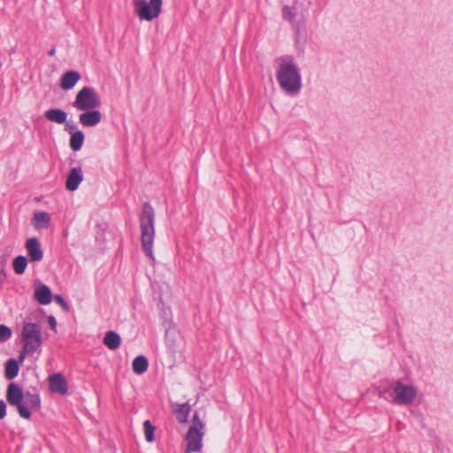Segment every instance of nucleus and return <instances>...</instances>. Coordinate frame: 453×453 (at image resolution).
<instances>
[{
    "label": "nucleus",
    "instance_id": "c85d7f7f",
    "mask_svg": "<svg viewBox=\"0 0 453 453\" xmlns=\"http://www.w3.org/2000/svg\"><path fill=\"white\" fill-rule=\"evenodd\" d=\"M6 416V403L0 400V419H3Z\"/></svg>",
    "mask_w": 453,
    "mask_h": 453
},
{
    "label": "nucleus",
    "instance_id": "0eeeda50",
    "mask_svg": "<svg viewBox=\"0 0 453 453\" xmlns=\"http://www.w3.org/2000/svg\"><path fill=\"white\" fill-rule=\"evenodd\" d=\"M134 6L141 20L150 21L160 14L162 0H134Z\"/></svg>",
    "mask_w": 453,
    "mask_h": 453
},
{
    "label": "nucleus",
    "instance_id": "423d86ee",
    "mask_svg": "<svg viewBox=\"0 0 453 453\" xmlns=\"http://www.w3.org/2000/svg\"><path fill=\"white\" fill-rule=\"evenodd\" d=\"M101 105L98 93L90 87H83L76 95L73 106L79 111L96 109Z\"/></svg>",
    "mask_w": 453,
    "mask_h": 453
},
{
    "label": "nucleus",
    "instance_id": "5701e85b",
    "mask_svg": "<svg viewBox=\"0 0 453 453\" xmlns=\"http://www.w3.org/2000/svg\"><path fill=\"white\" fill-rule=\"evenodd\" d=\"M27 259L26 258V257H24V256H18L13 260V264H12L14 272L17 274L24 273V272L26 270V267H27Z\"/></svg>",
    "mask_w": 453,
    "mask_h": 453
},
{
    "label": "nucleus",
    "instance_id": "f03ea898",
    "mask_svg": "<svg viewBox=\"0 0 453 453\" xmlns=\"http://www.w3.org/2000/svg\"><path fill=\"white\" fill-rule=\"evenodd\" d=\"M141 243L145 254L154 260L153 242L155 237V211L149 203H144L139 215Z\"/></svg>",
    "mask_w": 453,
    "mask_h": 453
},
{
    "label": "nucleus",
    "instance_id": "4be33fe9",
    "mask_svg": "<svg viewBox=\"0 0 453 453\" xmlns=\"http://www.w3.org/2000/svg\"><path fill=\"white\" fill-rule=\"evenodd\" d=\"M84 141V134L81 130H76L71 134L70 148L78 151L81 150Z\"/></svg>",
    "mask_w": 453,
    "mask_h": 453
},
{
    "label": "nucleus",
    "instance_id": "20e7f679",
    "mask_svg": "<svg viewBox=\"0 0 453 453\" xmlns=\"http://www.w3.org/2000/svg\"><path fill=\"white\" fill-rule=\"evenodd\" d=\"M20 339L25 352H35L42 343L41 326L34 322H25L20 332Z\"/></svg>",
    "mask_w": 453,
    "mask_h": 453
},
{
    "label": "nucleus",
    "instance_id": "a211bd4d",
    "mask_svg": "<svg viewBox=\"0 0 453 453\" xmlns=\"http://www.w3.org/2000/svg\"><path fill=\"white\" fill-rule=\"evenodd\" d=\"M50 216L48 212L38 211L34 214L33 225L36 229H45L49 226Z\"/></svg>",
    "mask_w": 453,
    "mask_h": 453
},
{
    "label": "nucleus",
    "instance_id": "f257e3e1",
    "mask_svg": "<svg viewBox=\"0 0 453 453\" xmlns=\"http://www.w3.org/2000/svg\"><path fill=\"white\" fill-rule=\"evenodd\" d=\"M276 79L280 88L288 96H296L302 88L300 71L291 56H283L276 59Z\"/></svg>",
    "mask_w": 453,
    "mask_h": 453
},
{
    "label": "nucleus",
    "instance_id": "aec40b11",
    "mask_svg": "<svg viewBox=\"0 0 453 453\" xmlns=\"http://www.w3.org/2000/svg\"><path fill=\"white\" fill-rule=\"evenodd\" d=\"M149 367V362L146 357L141 355L136 357L132 363L133 372L138 375L144 373Z\"/></svg>",
    "mask_w": 453,
    "mask_h": 453
},
{
    "label": "nucleus",
    "instance_id": "6ab92c4d",
    "mask_svg": "<svg viewBox=\"0 0 453 453\" xmlns=\"http://www.w3.org/2000/svg\"><path fill=\"white\" fill-rule=\"evenodd\" d=\"M104 343L111 350L117 349L121 344L120 336L114 331H108L104 337Z\"/></svg>",
    "mask_w": 453,
    "mask_h": 453
},
{
    "label": "nucleus",
    "instance_id": "393cba45",
    "mask_svg": "<svg viewBox=\"0 0 453 453\" xmlns=\"http://www.w3.org/2000/svg\"><path fill=\"white\" fill-rule=\"evenodd\" d=\"M12 330L5 325H0V343L4 342L12 337Z\"/></svg>",
    "mask_w": 453,
    "mask_h": 453
},
{
    "label": "nucleus",
    "instance_id": "9d476101",
    "mask_svg": "<svg viewBox=\"0 0 453 453\" xmlns=\"http://www.w3.org/2000/svg\"><path fill=\"white\" fill-rule=\"evenodd\" d=\"M25 396V393L22 389L15 383H11L6 391V399L7 402L17 408L19 411V406L21 405L23 399Z\"/></svg>",
    "mask_w": 453,
    "mask_h": 453
},
{
    "label": "nucleus",
    "instance_id": "1a4fd4ad",
    "mask_svg": "<svg viewBox=\"0 0 453 453\" xmlns=\"http://www.w3.org/2000/svg\"><path fill=\"white\" fill-rule=\"evenodd\" d=\"M26 249L31 262H39L42 259L43 251L37 238L33 237L27 239L26 242Z\"/></svg>",
    "mask_w": 453,
    "mask_h": 453
},
{
    "label": "nucleus",
    "instance_id": "f8f14e48",
    "mask_svg": "<svg viewBox=\"0 0 453 453\" xmlns=\"http://www.w3.org/2000/svg\"><path fill=\"white\" fill-rule=\"evenodd\" d=\"M79 115V121L83 127H95L102 120V113L96 110H87Z\"/></svg>",
    "mask_w": 453,
    "mask_h": 453
},
{
    "label": "nucleus",
    "instance_id": "7c9ffc66",
    "mask_svg": "<svg viewBox=\"0 0 453 453\" xmlns=\"http://www.w3.org/2000/svg\"><path fill=\"white\" fill-rule=\"evenodd\" d=\"M48 323L51 330L56 331L57 327V321L56 319L53 316L48 317Z\"/></svg>",
    "mask_w": 453,
    "mask_h": 453
},
{
    "label": "nucleus",
    "instance_id": "7ed1b4c3",
    "mask_svg": "<svg viewBox=\"0 0 453 453\" xmlns=\"http://www.w3.org/2000/svg\"><path fill=\"white\" fill-rule=\"evenodd\" d=\"M417 394L418 390L414 386L396 380L391 388L380 390V397L398 405H409L414 402Z\"/></svg>",
    "mask_w": 453,
    "mask_h": 453
},
{
    "label": "nucleus",
    "instance_id": "2f4dec72",
    "mask_svg": "<svg viewBox=\"0 0 453 453\" xmlns=\"http://www.w3.org/2000/svg\"><path fill=\"white\" fill-rule=\"evenodd\" d=\"M56 53V49L55 48H52L49 52H48V55L50 56V57H53Z\"/></svg>",
    "mask_w": 453,
    "mask_h": 453
},
{
    "label": "nucleus",
    "instance_id": "dca6fc26",
    "mask_svg": "<svg viewBox=\"0 0 453 453\" xmlns=\"http://www.w3.org/2000/svg\"><path fill=\"white\" fill-rule=\"evenodd\" d=\"M172 410L180 423H186L188 421L190 411V405L188 403H174L172 405Z\"/></svg>",
    "mask_w": 453,
    "mask_h": 453
},
{
    "label": "nucleus",
    "instance_id": "412c9836",
    "mask_svg": "<svg viewBox=\"0 0 453 453\" xmlns=\"http://www.w3.org/2000/svg\"><path fill=\"white\" fill-rule=\"evenodd\" d=\"M19 366L16 359H9L4 365V375L8 380H13L19 373Z\"/></svg>",
    "mask_w": 453,
    "mask_h": 453
},
{
    "label": "nucleus",
    "instance_id": "bb28decb",
    "mask_svg": "<svg viewBox=\"0 0 453 453\" xmlns=\"http://www.w3.org/2000/svg\"><path fill=\"white\" fill-rule=\"evenodd\" d=\"M54 300L65 311H69L70 307L68 303L65 301V299L60 295H56L54 296Z\"/></svg>",
    "mask_w": 453,
    "mask_h": 453
},
{
    "label": "nucleus",
    "instance_id": "473e14b6",
    "mask_svg": "<svg viewBox=\"0 0 453 453\" xmlns=\"http://www.w3.org/2000/svg\"><path fill=\"white\" fill-rule=\"evenodd\" d=\"M2 67V63L0 62V68Z\"/></svg>",
    "mask_w": 453,
    "mask_h": 453
},
{
    "label": "nucleus",
    "instance_id": "9b49d317",
    "mask_svg": "<svg viewBox=\"0 0 453 453\" xmlns=\"http://www.w3.org/2000/svg\"><path fill=\"white\" fill-rule=\"evenodd\" d=\"M35 299L42 305H47L51 303L53 296L50 288L41 282L35 283Z\"/></svg>",
    "mask_w": 453,
    "mask_h": 453
},
{
    "label": "nucleus",
    "instance_id": "f3484780",
    "mask_svg": "<svg viewBox=\"0 0 453 453\" xmlns=\"http://www.w3.org/2000/svg\"><path fill=\"white\" fill-rule=\"evenodd\" d=\"M45 118L57 124H63L66 121L67 113L61 109H49L44 113Z\"/></svg>",
    "mask_w": 453,
    "mask_h": 453
},
{
    "label": "nucleus",
    "instance_id": "a878e982",
    "mask_svg": "<svg viewBox=\"0 0 453 453\" xmlns=\"http://www.w3.org/2000/svg\"><path fill=\"white\" fill-rule=\"evenodd\" d=\"M296 12L293 11L289 6H284L282 8V16L285 19L292 21L296 17Z\"/></svg>",
    "mask_w": 453,
    "mask_h": 453
},
{
    "label": "nucleus",
    "instance_id": "ddd939ff",
    "mask_svg": "<svg viewBox=\"0 0 453 453\" xmlns=\"http://www.w3.org/2000/svg\"><path fill=\"white\" fill-rule=\"evenodd\" d=\"M49 385L52 392L61 395L67 393L68 387L65 378L61 373H55L49 377Z\"/></svg>",
    "mask_w": 453,
    "mask_h": 453
},
{
    "label": "nucleus",
    "instance_id": "4468645a",
    "mask_svg": "<svg viewBox=\"0 0 453 453\" xmlns=\"http://www.w3.org/2000/svg\"><path fill=\"white\" fill-rule=\"evenodd\" d=\"M82 171L81 167L72 168L65 181V188L69 191H74L78 188L80 183L82 181Z\"/></svg>",
    "mask_w": 453,
    "mask_h": 453
},
{
    "label": "nucleus",
    "instance_id": "b1692460",
    "mask_svg": "<svg viewBox=\"0 0 453 453\" xmlns=\"http://www.w3.org/2000/svg\"><path fill=\"white\" fill-rule=\"evenodd\" d=\"M156 427L151 424L150 420L143 422L144 436L147 441L151 442L154 441V432Z\"/></svg>",
    "mask_w": 453,
    "mask_h": 453
},
{
    "label": "nucleus",
    "instance_id": "cd10ccee",
    "mask_svg": "<svg viewBox=\"0 0 453 453\" xmlns=\"http://www.w3.org/2000/svg\"><path fill=\"white\" fill-rule=\"evenodd\" d=\"M75 128H76V126L73 122H70V121L65 122V130L66 132H68L69 134H72L73 132H75L76 131Z\"/></svg>",
    "mask_w": 453,
    "mask_h": 453
},
{
    "label": "nucleus",
    "instance_id": "39448f33",
    "mask_svg": "<svg viewBox=\"0 0 453 453\" xmlns=\"http://www.w3.org/2000/svg\"><path fill=\"white\" fill-rule=\"evenodd\" d=\"M204 424L199 418L198 413L196 411L193 418L192 425L189 427L187 435V450L186 453L199 451L202 448V438L203 435Z\"/></svg>",
    "mask_w": 453,
    "mask_h": 453
},
{
    "label": "nucleus",
    "instance_id": "6e6552de",
    "mask_svg": "<svg viewBox=\"0 0 453 453\" xmlns=\"http://www.w3.org/2000/svg\"><path fill=\"white\" fill-rule=\"evenodd\" d=\"M40 408V398L36 394L30 392L25 393L23 402L19 406V414L20 417L29 419L31 417L30 410H38Z\"/></svg>",
    "mask_w": 453,
    "mask_h": 453
},
{
    "label": "nucleus",
    "instance_id": "2eb2a0df",
    "mask_svg": "<svg viewBox=\"0 0 453 453\" xmlns=\"http://www.w3.org/2000/svg\"><path fill=\"white\" fill-rule=\"evenodd\" d=\"M81 80V74L77 71H67L60 79V87L64 90L73 88L75 84Z\"/></svg>",
    "mask_w": 453,
    "mask_h": 453
},
{
    "label": "nucleus",
    "instance_id": "c756f323",
    "mask_svg": "<svg viewBox=\"0 0 453 453\" xmlns=\"http://www.w3.org/2000/svg\"><path fill=\"white\" fill-rule=\"evenodd\" d=\"M35 352H25V346H23L21 351L19 352V363H23V361L25 360L26 358V356L27 355H33Z\"/></svg>",
    "mask_w": 453,
    "mask_h": 453
}]
</instances>
